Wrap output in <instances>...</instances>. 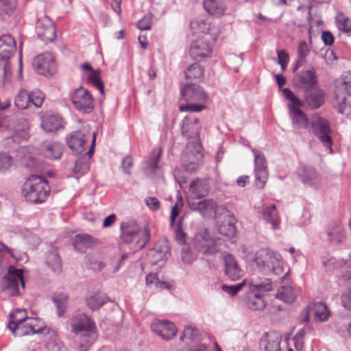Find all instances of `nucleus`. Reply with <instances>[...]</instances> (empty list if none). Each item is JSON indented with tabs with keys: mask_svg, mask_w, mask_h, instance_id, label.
<instances>
[{
	"mask_svg": "<svg viewBox=\"0 0 351 351\" xmlns=\"http://www.w3.org/2000/svg\"><path fill=\"white\" fill-rule=\"evenodd\" d=\"M317 84L318 77L313 69L300 71L293 79L294 87L302 91L317 87Z\"/></svg>",
	"mask_w": 351,
	"mask_h": 351,
	"instance_id": "obj_8",
	"label": "nucleus"
},
{
	"mask_svg": "<svg viewBox=\"0 0 351 351\" xmlns=\"http://www.w3.org/2000/svg\"><path fill=\"white\" fill-rule=\"evenodd\" d=\"M99 243L98 239L88 234H77L73 238L74 249L80 253H85L87 250Z\"/></svg>",
	"mask_w": 351,
	"mask_h": 351,
	"instance_id": "obj_22",
	"label": "nucleus"
},
{
	"mask_svg": "<svg viewBox=\"0 0 351 351\" xmlns=\"http://www.w3.org/2000/svg\"><path fill=\"white\" fill-rule=\"evenodd\" d=\"M189 53L194 60L210 58L213 53V45L208 38H198L191 43Z\"/></svg>",
	"mask_w": 351,
	"mask_h": 351,
	"instance_id": "obj_15",
	"label": "nucleus"
},
{
	"mask_svg": "<svg viewBox=\"0 0 351 351\" xmlns=\"http://www.w3.org/2000/svg\"><path fill=\"white\" fill-rule=\"evenodd\" d=\"M302 97L301 106H305L311 110H316L324 104L325 92L317 86L304 90Z\"/></svg>",
	"mask_w": 351,
	"mask_h": 351,
	"instance_id": "obj_13",
	"label": "nucleus"
},
{
	"mask_svg": "<svg viewBox=\"0 0 351 351\" xmlns=\"http://www.w3.org/2000/svg\"><path fill=\"white\" fill-rule=\"evenodd\" d=\"M64 146L56 141L44 142L40 147V152L45 158L57 160L60 158L63 153Z\"/></svg>",
	"mask_w": 351,
	"mask_h": 351,
	"instance_id": "obj_26",
	"label": "nucleus"
},
{
	"mask_svg": "<svg viewBox=\"0 0 351 351\" xmlns=\"http://www.w3.org/2000/svg\"><path fill=\"white\" fill-rule=\"evenodd\" d=\"M121 239L126 243H130L141 231L140 226L134 220H128L121 224Z\"/></svg>",
	"mask_w": 351,
	"mask_h": 351,
	"instance_id": "obj_24",
	"label": "nucleus"
},
{
	"mask_svg": "<svg viewBox=\"0 0 351 351\" xmlns=\"http://www.w3.org/2000/svg\"><path fill=\"white\" fill-rule=\"evenodd\" d=\"M311 128L313 134L320 140L323 145L329 149L330 152L332 149L331 129L329 122L324 118L318 114H315L311 122Z\"/></svg>",
	"mask_w": 351,
	"mask_h": 351,
	"instance_id": "obj_6",
	"label": "nucleus"
},
{
	"mask_svg": "<svg viewBox=\"0 0 351 351\" xmlns=\"http://www.w3.org/2000/svg\"><path fill=\"white\" fill-rule=\"evenodd\" d=\"M46 265L56 274H60L62 269V263L56 250H50L46 255Z\"/></svg>",
	"mask_w": 351,
	"mask_h": 351,
	"instance_id": "obj_32",
	"label": "nucleus"
},
{
	"mask_svg": "<svg viewBox=\"0 0 351 351\" xmlns=\"http://www.w3.org/2000/svg\"><path fill=\"white\" fill-rule=\"evenodd\" d=\"M181 257L182 262L186 265L191 264L196 259V255L188 247L182 249Z\"/></svg>",
	"mask_w": 351,
	"mask_h": 351,
	"instance_id": "obj_53",
	"label": "nucleus"
},
{
	"mask_svg": "<svg viewBox=\"0 0 351 351\" xmlns=\"http://www.w3.org/2000/svg\"><path fill=\"white\" fill-rule=\"evenodd\" d=\"M71 100L75 108L84 113L90 112L94 108L92 95L86 89L82 87L74 91Z\"/></svg>",
	"mask_w": 351,
	"mask_h": 351,
	"instance_id": "obj_10",
	"label": "nucleus"
},
{
	"mask_svg": "<svg viewBox=\"0 0 351 351\" xmlns=\"http://www.w3.org/2000/svg\"><path fill=\"white\" fill-rule=\"evenodd\" d=\"M16 50V41L10 34L0 37V60H8Z\"/></svg>",
	"mask_w": 351,
	"mask_h": 351,
	"instance_id": "obj_19",
	"label": "nucleus"
},
{
	"mask_svg": "<svg viewBox=\"0 0 351 351\" xmlns=\"http://www.w3.org/2000/svg\"><path fill=\"white\" fill-rule=\"evenodd\" d=\"M346 97L345 93L335 94L334 106L338 112L349 116L351 114V105L346 102Z\"/></svg>",
	"mask_w": 351,
	"mask_h": 351,
	"instance_id": "obj_39",
	"label": "nucleus"
},
{
	"mask_svg": "<svg viewBox=\"0 0 351 351\" xmlns=\"http://www.w3.org/2000/svg\"><path fill=\"white\" fill-rule=\"evenodd\" d=\"M200 125L199 120L194 116H186L182 121L181 132L183 136L186 138L196 136L199 131Z\"/></svg>",
	"mask_w": 351,
	"mask_h": 351,
	"instance_id": "obj_28",
	"label": "nucleus"
},
{
	"mask_svg": "<svg viewBox=\"0 0 351 351\" xmlns=\"http://www.w3.org/2000/svg\"><path fill=\"white\" fill-rule=\"evenodd\" d=\"M322 265L327 271H332L338 267L336 259L332 256H326L322 259Z\"/></svg>",
	"mask_w": 351,
	"mask_h": 351,
	"instance_id": "obj_57",
	"label": "nucleus"
},
{
	"mask_svg": "<svg viewBox=\"0 0 351 351\" xmlns=\"http://www.w3.org/2000/svg\"><path fill=\"white\" fill-rule=\"evenodd\" d=\"M223 263L225 274L230 280L234 281L241 278L243 271L232 255H226Z\"/></svg>",
	"mask_w": 351,
	"mask_h": 351,
	"instance_id": "obj_25",
	"label": "nucleus"
},
{
	"mask_svg": "<svg viewBox=\"0 0 351 351\" xmlns=\"http://www.w3.org/2000/svg\"><path fill=\"white\" fill-rule=\"evenodd\" d=\"M36 71L45 76H51L56 71L54 57L51 53H45L36 56L33 60Z\"/></svg>",
	"mask_w": 351,
	"mask_h": 351,
	"instance_id": "obj_11",
	"label": "nucleus"
},
{
	"mask_svg": "<svg viewBox=\"0 0 351 351\" xmlns=\"http://www.w3.org/2000/svg\"><path fill=\"white\" fill-rule=\"evenodd\" d=\"M146 206L152 211L158 210L160 208V201L155 197H148L145 199Z\"/></svg>",
	"mask_w": 351,
	"mask_h": 351,
	"instance_id": "obj_62",
	"label": "nucleus"
},
{
	"mask_svg": "<svg viewBox=\"0 0 351 351\" xmlns=\"http://www.w3.org/2000/svg\"><path fill=\"white\" fill-rule=\"evenodd\" d=\"M282 338L276 332L265 333L260 341V347L264 351H280Z\"/></svg>",
	"mask_w": 351,
	"mask_h": 351,
	"instance_id": "obj_20",
	"label": "nucleus"
},
{
	"mask_svg": "<svg viewBox=\"0 0 351 351\" xmlns=\"http://www.w3.org/2000/svg\"><path fill=\"white\" fill-rule=\"evenodd\" d=\"M182 161L185 169L188 171H193L197 169V163L193 158L191 154L186 152L182 156Z\"/></svg>",
	"mask_w": 351,
	"mask_h": 351,
	"instance_id": "obj_52",
	"label": "nucleus"
},
{
	"mask_svg": "<svg viewBox=\"0 0 351 351\" xmlns=\"http://www.w3.org/2000/svg\"><path fill=\"white\" fill-rule=\"evenodd\" d=\"M152 21V14L150 13L146 14L141 20L137 23V27L141 30L150 29Z\"/></svg>",
	"mask_w": 351,
	"mask_h": 351,
	"instance_id": "obj_56",
	"label": "nucleus"
},
{
	"mask_svg": "<svg viewBox=\"0 0 351 351\" xmlns=\"http://www.w3.org/2000/svg\"><path fill=\"white\" fill-rule=\"evenodd\" d=\"M204 7L209 14L217 16L223 15L226 9L223 3L218 0H204Z\"/></svg>",
	"mask_w": 351,
	"mask_h": 351,
	"instance_id": "obj_36",
	"label": "nucleus"
},
{
	"mask_svg": "<svg viewBox=\"0 0 351 351\" xmlns=\"http://www.w3.org/2000/svg\"><path fill=\"white\" fill-rule=\"evenodd\" d=\"M191 28L196 33L204 32L208 29V25L204 21H195L191 23Z\"/></svg>",
	"mask_w": 351,
	"mask_h": 351,
	"instance_id": "obj_61",
	"label": "nucleus"
},
{
	"mask_svg": "<svg viewBox=\"0 0 351 351\" xmlns=\"http://www.w3.org/2000/svg\"><path fill=\"white\" fill-rule=\"evenodd\" d=\"M183 335L189 339H193L197 335V330L191 326H186L183 331Z\"/></svg>",
	"mask_w": 351,
	"mask_h": 351,
	"instance_id": "obj_64",
	"label": "nucleus"
},
{
	"mask_svg": "<svg viewBox=\"0 0 351 351\" xmlns=\"http://www.w3.org/2000/svg\"><path fill=\"white\" fill-rule=\"evenodd\" d=\"M68 296L64 293L56 294L53 297V301L58 309V317H62L65 313L67 306Z\"/></svg>",
	"mask_w": 351,
	"mask_h": 351,
	"instance_id": "obj_44",
	"label": "nucleus"
},
{
	"mask_svg": "<svg viewBox=\"0 0 351 351\" xmlns=\"http://www.w3.org/2000/svg\"><path fill=\"white\" fill-rule=\"evenodd\" d=\"M296 297L297 291L291 286H282L278 289L276 293V298L287 303L293 302Z\"/></svg>",
	"mask_w": 351,
	"mask_h": 351,
	"instance_id": "obj_35",
	"label": "nucleus"
},
{
	"mask_svg": "<svg viewBox=\"0 0 351 351\" xmlns=\"http://www.w3.org/2000/svg\"><path fill=\"white\" fill-rule=\"evenodd\" d=\"M309 53V49L306 41H300L298 47V55L299 58L304 59Z\"/></svg>",
	"mask_w": 351,
	"mask_h": 351,
	"instance_id": "obj_63",
	"label": "nucleus"
},
{
	"mask_svg": "<svg viewBox=\"0 0 351 351\" xmlns=\"http://www.w3.org/2000/svg\"><path fill=\"white\" fill-rule=\"evenodd\" d=\"M16 7V0H0V10L5 14H10Z\"/></svg>",
	"mask_w": 351,
	"mask_h": 351,
	"instance_id": "obj_54",
	"label": "nucleus"
},
{
	"mask_svg": "<svg viewBox=\"0 0 351 351\" xmlns=\"http://www.w3.org/2000/svg\"><path fill=\"white\" fill-rule=\"evenodd\" d=\"M343 91L349 95H351V71L344 72L342 74V82L337 86V93H344Z\"/></svg>",
	"mask_w": 351,
	"mask_h": 351,
	"instance_id": "obj_43",
	"label": "nucleus"
},
{
	"mask_svg": "<svg viewBox=\"0 0 351 351\" xmlns=\"http://www.w3.org/2000/svg\"><path fill=\"white\" fill-rule=\"evenodd\" d=\"M284 97L290 101L288 105L293 127L296 129H306L309 124L306 114L300 109L301 99L288 88L282 89Z\"/></svg>",
	"mask_w": 351,
	"mask_h": 351,
	"instance_id": "obj_4",
	"label": "nucleus"
},
{
	"mask_svg": "<svg viewBox=\"0 0 351 351\" xmlns=\"http://www.w3.org/2000/svg\"><path fill=\"white\" fill-rule=\"evenodd\" d=\"M51 333L54 337L47 342L46 347L48 351H66V348L62 342L56 339V332L52 330Z\"/></svg>",
	"mask_w": 351,
	"mask_h": 351,
	"instance_id": "obj_51",
	"label": "nucleus"
},
{
	"mask_svg": "<svg viewBox=\"0 0 351 351\" xmlns=\"http://www.w3.org/2000/svg\"><path fill=\"white\" fill-rule=\"evenodd\" d=\"M10 321L9 323L18 324L22 322H26L27 319H32L27 316L25 309L17 308L10 314Z\"/></svg>",
	"mask_w": 351,
	"mask_h": 351,
	"instance_id": "obj_48",
	"label": "nucleus"
},
{
	"mask_svg": "<svg viewBox=\"0 0 351 351\" xmlns=\"http://www.w3.org/2000/svg\"><path fill=\"white\" fill-rule=\"evenodd\" d=\"M204 68L199 64L190 65L185 71V77L187 80L200 81L204 76Z\"/></svg>",
	"mask_w": 351,
	"mask_h": 351,
	"instance_id": "obj_41",
	"label": "nucleus"
},
{
	"mask_svg": "<svg viewBox=\"0 0 351 351\" xmlns=\"http://www.w3.org/2000/svg\"><path fill=\"white\" fill-rule=\"evenodd\" d=\"M336 23L339 30L345 32H351V21L343 14L337 16Z\"/></svg>",
	"mask_w": 351,
	"mask_h": 351,
	"instance_id": "obj_49",
	"label": "nucleus"
},
{
	"mask_svg": "<svg viewBox=\"0 0 351 351\" xmlns=\"http://www.w3.org/2000/svg\"><path fill=\"white\" fill-rule=\"evenodd\" d=\"M300 181L311 186L317 185L320 180L319 175L315 168L311 166H301L297 171Z\"/></svg>",
	"mask_w": 351,
	"mask_h": 351,
	"instance_id": "obj_21",
	"label": "nucleus"
},
{
	"mask_svg": "<svg viewBox=\"0 0 351 351\" xmlns=\"http://www.w3.org/2000/svg\"><path fill=\"white\" fill-rule=\"evenodd\" d=\"M313 328L306 324L302 328L299 330L295 335L293 338L294 346L298 351L301 350L303 348L305 335L311 332Z\"/></svg>",
	"mask_w": 351,
	"mask_h": 351,
	"instance_id": "obj_42",
	"label": "nucleus"
},
{
	"mask_svg": "<svg viewBox=\"0 0 351 351\" xmlns=\"http://www.w3.org/2000/svg\"><path fill=\"white\" fill-rule=\"evenodd\" d=\"M311 304V309L314 311L315 319L317 321L324 322L328 319L330 316V312L325 303L319 302Z\"/></svg>",
	"mask_w": 351,
	"mask_h": 351,
	"instance_id": "obj_34",
	"label": "nucleus"
},
{
	"mask_svg": "<svg viewBox=\"0 0 351 351\" xmlns=\"http://www.w3.org/2000/svg\"><path fill=\"white\" fill-rule=\"evenodd\" d=\"M41 126L46 132H53L61 127V119L57 115L46 114L42 117Z\"/></svg>",
	"mask_w": 351,
	"mask_h": 351,
	"instance_id": "obj_33",
	"label": "nucleus"
},
{
	"mask_svg": "<svg viewBox=\"0 0 351 351\" xmlns=\"http://www.w3.org/2000/svg\"><path fill=\"white\" fill-rule=\"evenodd\" d=\"M189 191L196 199L204 197L210 191L209 182L206 180L196 178L191 182Z\"/></svg>",
	"mask_w": 351,
	"mask_h": 351,
	"instance_id": "obj_30",
	"label": "nucleus"
},
{
	"mask_svg": "<svg viewBox=\"0 0 351 351\" xmlns=\"http://www.w3.org/2000/svg\"><path fill=\"white\" fill-rule=\"evenodd\" d=\"M254 157L255 182L257 188L261 189L264 187L267 178L266 159L264 154L256 149H252Z\"/></svg>",
	"mask_w": 351,
	"mask_h": 351,
	"instance_id": "obj_9",
	"label": "nucleus"
},
{
	"mask_svg": "<svg viewBox=\"0 0 351 351\" xmlns=\"http://www.w3.org/2000/svg\"><path fill=\"white\" fill-rule=\"evenodd\" d=\"M234 221L235 219L233 216H227V219H224L222 223L219 226V233L228 237H234L236 234Z\"/></svg>",
	"mask_w": 351,
	"mask_h": 351,
	"instance_id": "obj_37",
	"label": "nucleus"
},
{
	"mask_svg": "<svg viewBox=\"0 0 351 351\" xmlns=\"http://www.w3.org/2000/svg\"><path fill=\"white\" fill-rule=\"evenodd\" d=\"M180 95L188 104L180 106V111L198 112L206 108L204 104L208 100V95L200 86L195 84H186L180 88Z\"/></svg>",
	"mask_w": 351,
	"mask_h": 351,
	"instance_id": "obj_2",
	"label": "nucleus"
},
{
	"mask_svg": "<svg viewBox=\"0 0 351 351\" xmlns=\"http://www.w3.org/2000/svg\"><path fill=\"white\" fill-rule=\"evenodd\" d=\"M193 246L205 255H213L219 250L214 239L206 231L199 232L195 235Z\"/></svg>",
	"mask_w": 351,
	"mask_h": 351,
	"instance_id": "obj_12",
	"label": "nucleus"
},
{
	"mask_svg": "<svg viewBox=\"0 0 351 351\" xmlns=\"http://www.w3.org/2000/svg\"><path fill=\"white\" fill-rule=\"evenodd\" d=\"M70 331L77 337L78 351H88L97 338L95 320L85 313L73 315L68 321Z\"/></svg>",
	"mask_w": 351,
	"mask_h": 351,
	"instance_id": "obj_1",
	"label": "nucleus"
},
{
	"mask_svg": "<svg viewBox=\"0 0 351 351\" xmlns=\"http://www.w3.org/2000/svg\"><path fill=\"white\" fill-rule=\"evenodd\" d=\"M250 285L259 291H269L272 289V283L269 279H265L263 282L258 283L252 281Z\"/></svg>",
	"mask_w": 351,
	"mask_h": 351,
	"instance_id": "obj_58",
	"label": "nucleus"
},
{
	"mask_svg": "<svg viewBox=\"0 0 351 351\" xmlns=\"http://www.w3.org/2000/svg\"><path fill=\"white\" fill-rule=\"evenodd\" d=\"M22 270L10 265L8 268V274L4 276L1 282V287L3 292L10 296H16L21 294V289L25 288V282L22 275Z\"/></svg>",
	"mask_w": 351,
	"mask_h": 351,
	"instance_id": "obj_5",
	"label": "nucleus"
},
{
	"mask_svg": "<svg viewBox=\"0 0 351 351\" xmlns=\"http://www.w3.org/2000/svg\"><path fill=\"white\" fill-rule=\"evenodd\" d=\"M49 193L47 180L40 176H30L22 186V194L25 200L33 204L44 202Z\"/></svg>",
	"mask_w": 351,
	"mask_h": 351,
	"instance_id": "obj_3",
	"label": "nucleus"
},
{
	"mask_svg": "<svg viewBox=\"0 0 351 351\" xmlns=\"http://www.w3.org/2000/svg\"><path fill=\"white\" fill-rule=\"evenodd\" d=\"M261 214L263 219L271 225L273 229L280 228V218L275 205H264Z\"/></svg>",
	"mask_w": 351,
	"mask_h": 351,
	"instance_id": "obj_31",
	"label": "nucleus"
},
{
	"mask_svg": "<svg viewBox=\"0 0 351 351\" xmlns=\"http://www.w3.org/2000/svg\"><path fill=\"white\" fill-rule=\"evenodd\" d=\"M44 99V94L39 90L29 93L25 89H21L15 97L14 104L20 109H26L31 105L38 108L42 106Z\"/></svg>",
	"mask_w": 351,
	"mask_h": 351,
	"instance_id": "obj_7",
	"label": "nucleus"
},
{
	"mask_svg": "<svg viewBox=\"0 0 351 351\" xmlns=\"http://www.w3.org/2000/svg\"><path fill=\"white\" fill-rule=\"evenodd\" d=\"M109 301V298L104 294L96 293L86 298L87 306L92 310H97Z\"/></svg>",
	"mask_w": 351,
	"mask_h": 351,
	"instance_id": "obj_38",
	"label": "nucleus"
},
{
	"mask_svg": "<svg viewBox=\"0 0 351 351\" xmlns=\"http://www.w3.org/2000/svg\"><path fill=\"white\" fill-rule=\"evenodd\" d=\"M247 306L252 310H263L265 307V302L258 294L252 293L247 298Z\"/></svg>",
	"mask_w": 351,
	"mask_h": 351,
	"instance_id": "obj_45",
	"label": "nucleus"
},
{
	"mask_svg": "<svg viewBox=\"0 0 351 351\" xmlns=\"http://www.w3.org/2000/svg\"><path fill=\"white\" fill-rule=\"evenodd\" d=\"M150 237V230L148 227H145L141 238L136 242L140 249L145 247V246L149 242Z\"/></svg>",
	"mask_w": 351,
	"mask_h": 351,
	"instance_id": "obj_59",
	"label": "nucleus"
},
{
	"mask_svg": "<svg viewBox=\"0 0 351 351\" xmlns=\"http://www.w3.org/2000/svg\"><path fill=\"white\" fill-rule=\"evenodd\" d=\"M34 319H27L18 324L9 323L8 327L13 335L16 337H21L25 335L41 333L46 330L43 327H36L34 324Z\"/></svg>",
	"mask_w": 351,
	"mask_h": 351,
	"instance_id": "obj_14",
	"label": "nucleus"
},
{
	"mask_svg": "<svg viewBox=\"0 0 351 351\" xmlns=\"http://www.w3.org/2000/svg\"><path fill=\"white\" fill-rule=\"evenodd\" d=\"M270 262L269 273H273L276 276H280L283 273L282 261L278 255L274 252Z\"/></svg>",
	"mask_w": 351,
	"mask_h": 351,
	"instance_id": "obj_46",
	"label": "nucleus"
},
{
	"mask_svg": "<svg viewBox=\"0 0 351 351\" xmlns=\"http://www.w3.org/2000/svg\"><path fill=\"white\" fill-rule=\"evenodd\" d=\"M273 254L274 252L268 249L259 250L256 252L252 260V265L265 274H269V266L270 265Z\"/></svg>",
	"mask_w": 351,
	"mask_h": 351,
	"instance_id": "obj_18",
	"label": "nucleus"
},
{
	"mask_svg": "<svg viewBox=\"0 0 351 351\" xmlns=\"http://www.w3.org/2000/svg\"><path fill=\"white\" fill-rule=\"evenodd\" d=\"M245 285V281H243L237 285H223L221 286V289L228 293L230 295L233 296L235 295L239 291H240L243 287Z\"/></svg>",
	"mask_w": 351,
	"mask_h": 351,
	"instance_id": "obj_55",
	"label": "nucleus"
},
{
	"mask_svg": "<svg viewBox=\"0 0 351 351\" xmlns=\"http://www.w3.org/2000/svg\"><path fill=\"white\" fill-rule=\"evenodd\" d=\"M151 328L154 332L166 340L172 339L177 332L174 324L166 320H154Z\"/></svg>",
	"mask_w": 351,
	"mask_h": 351,
	"instance_id": "obj_17",
	"label": "nucleus"
},
{
	"mask_svg": "<svg viewBox=\"0 0 351 351\" xmlns=\"http://www.w3.org/2000/svg\"><path fill=\"white\" fill-rule=\"evenodd\" d=\"M189 206L191 210L204 215L208 210L213 209L215 203L213 200L204 199L197 202H189Z\"/></svg>",
	"mask_w": 351,
	"mask_h": 351,
	"instance_id": "obj_40",
	"label": "nucleus"
},
{
	"mask_svg": "<svg viewBox=\"0 0 351 351\" xmlns=\"http://www.w3.org/2000/svg\"><path fill=\"white\" fill-rule=\"evenodd\" d=\"M12 164V158L6 154L0 153V171L9 169Z\"/></svg>",
	"mask_w": 351,
	"mask_h": 351,
	"instance_id": "obj_60",
	"label": "nucleus"
},
{
	"mask_svg": "<svg viewBox=\"0 0 351 351\" xmlns=\"http://www.w3.org/2000/svg\"><path fill=\"white\" fill-rule=\"evenodd\" d=\"M326 234L329 243L332 245H338L345 238V230L340 222H332L327 228Z\"/></svg>",
	"mask_w": 351,
	"mask_h": 351,
	"instance_id": "obj_27",
	"label": "nucleus"
},
{
	"mask_svg": "<svg viewBox=\"0 0 351 351\" xmlns=\"http://www.w3.org/2000/svg\"><path fill=\"white\" fill-rule=\"evenodd\" d=\"M89 170V163L86 157L78 158L75 162V167L73 171L75 173L84 175Z\"/></svg>",
	"mask_w": 351,
	"mask_h": 351,
	"instance_id": "obj_50",
	"label": "nucleus"
},
{
	"mask_svg": "<svg viewBox=\"0 0 351 351\" xmlns=\"http://www.w3.org/2000/svg\"><path fill=\"white\" fill-rule=\"evenodd\" d=\"M161 156V149H154L143 167L145 173L149 176L158 174L160 171L159 160Z\"/></svg>",
	"mask_w": 351,
	"mask_h": 351,
	"instance_id": "obj_29",
	"label": "nucleus"
},
{
	"mask_svg": "<svg viewBox=\"0 0 351 351\" xmlns=\"http://www.w3.org/2000/svg\"><path fill=\"white\" fill-rule=\"evenodd\" d=\"M88 81L90 84L97 88L101 94H104V84L101 80L99 71H93L88 75Z\"/></svg>",
	"mask_w": 351,
	"mask_h": 351,
	"instance_id": "obj_47",
	"label": "nucleus"
},
{
	"mask_svg": "<svg viewBox=\"0 0 351 351\" xmlns=\"http://www.w3.org/2000/svg\"><path fill=\"white\" fill-rule=\"evenodd\" d=\"M88 138L83 131H75L72 132L66 138V143L69 147L77 154H81L85 150V144Z\"/></svg>",
	"mask_w": 351,
	"mask_h": 351,
	"instance_id": "obj_23",
	"label": "nucleus"
},
{
	"mask_svg": "<svg viewBox=\"0 0 351 351\" xmlns=\"http://www.w3.org/2000/svg\"><path fill=\"white\" fill-rule=\"evenodd\" d=\"M38 37L44 42H52L56 37V27L49 17L39 19L36 25Z\"/></svg>",
	"mask_w": 351,
	"mask_h": 351,
	"instance_id": "obj_16",
	"label": "nucleus"
}]
</instances>
